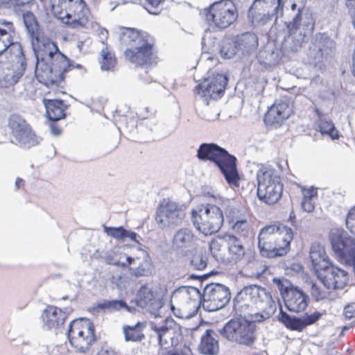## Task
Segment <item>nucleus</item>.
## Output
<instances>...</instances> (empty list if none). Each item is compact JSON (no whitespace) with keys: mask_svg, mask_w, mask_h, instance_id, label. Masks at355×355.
Listing matches in <instances>:
<instances>
[{"mask_svg":"<svg viewBox=\"0 0 355 355\" xmlns=\"http://www.w3.org/2000/svg\"><path fill=\"white\" fill-rule=\"evenodd\" d=\"M23 21L31 39V44H40L39 25L35 15L31 12H26L23 14Z\"/></svg>","mask_w":355,"mask_h":355,"instance_id":"nucleus-32","label":"nucleus"},{"mask_svg":"<svg viewBox=\"0 0 355 355\" xmlns=\"http://www.w3.org/2000/svg\"><path fill=\"white\" fill-rule=\"evenodd\" d=\"M306 0H295V2L291 5L292 10L297 9V14L293 19V21L288 24V28L290 31L297 29L300 26V21L302 18V11L306 5Z\"/></svg>","mask_w":355,"mask_h":355,"instance_id":"nucleus-41","label":"nucleus"},{"mask_svg":"<svg viewBox=\"0 0 355 355\" xmlns=\"http://www.w3.org/2000/svg\"><path fill=\"white\" fill-rule=\"evenodd\" d=\"M346 319H352L355 316V302L347 304L343 313Z\"/></svg>","mask_w":355,"mask_h":355,"instance_id":"nucleus-54","label":"nucleus"},{"mask_svg":"<svg viewBox=\"0 0 355 355\" xmlns=\"http://www.w3.org/2000/svg\"><path fill=\"white\" fill-rule=\"evenodd\" d=\"M224 205L226 206L225 208V214L230 225L245 216L242 209H240L236 205L232 204L229 200L225 202Z\"/></svg>","mask_w":355,"mask_h":355,"instance_id":"nucleus-40","label":"nucleus"},{"mask_svg":"<svg viewBox=\"0 0 355 355\" xmlns=\"http://www.w3.org/2000/svg\"><path fill=\"white\" fill-rule=\"evenodd\" d=\"M97 308L105 313H114L121 311H125L128 313H133L134 308L130 307L123 300H104L97 304Z\"/></svg>","mask_w":355,"mask_h":355,"instance_id":"nucleus-34","label":"nucleus"},{"mask_svg":"<svg viewBox=\"0 0 355 355\" xmlns=\"http://www.w3.org/2000/svg\"><path fill=\"white\" fill-rule=\"evenodd\" d=\"M103 230L108 236L116 240L123 241L125 239L127 230L123 228L122 226L112 227L104 225Z\"/></svg>","mask_w":355,"mask_h":355,"instance_id":"nucleus-46","label":"nucleus"},{"mask_svg":"<svg viewBox=\"0 0 355 355\" xmlns=\"http://www.w3.org/2000/svg\"><path fill=\"white\" fill-rule=\"evenodd\" d=\"M286 307L292 312L299 313L306 309L309 302V296L298 287L291 288L284 297Z\"/></svg>","mask_w":355,"mask_h":355,"instance_id":"nucleus-23","label":"nucleus"},{"mask_svg":"<svg viewBox=\"0 0 355 355\" xmlns=\"http://www.w3.org/2000/svg\"><path fill=\"white\" fill-rule=\"evenodd\" d=\"M314 112L318 118V128L320 132L322 135H329L332 139H338V131L336 129L332 121L327 119L318 108L315 107Z\"/></svg>","mask_w":355,"mask_h":355,"instance_id":"nucleus-33","label":"nucleus"},{"mask_svg":"<svg viewBox=\"0 0 355 355\" xmlns=\"http://www.w3.org/2000/svg\"><path fill=\"white\" fill-rule=\"evenodd\" d=\"M234 311L241 318L250 316L252 322H261L270 318L276 311L272 295L265 288L257 285L245 286L233 301Z\"/></svg>","mask_w":355,"mask_h":355,"instance_id":"nucleus-1","label":"nucleus"},{"mask_svg":"<svg viewBox=\"0 0 355 355\" xmlns=\"http://www.w3.org/2000/svg\"><path fill=\"white\" fill-rule=\"evenodd\" d=\"M96 33L99 38V42L105 44L108 37V31L104 28L98 27Z\"/></svg>","mask_w":355,"mask_h":355,"instance_id":"nucleus-55","label":"nucleus"},{"mask_svg":"<svg viewBox=\"0 0 355 355\" xmlns=\"http://www.w3.org/2000/svg\"><path fill=\"white\" fill-rule=\"evenodd\" d=\"M298 46H290L289 47L291 48V49L292 50V51H297V49H296V47H297Z\"/></svg>","mask_w":355,"mask_h":355,"instance_id":"nucleus-64","label":"nucleus"},{"mask_svg":"<svg viewBox=\"0 0 355 355\" xmlns=\"http://www.w3.org/2000/svg\"><path fill=\"white\" fill-rule=\"evenodd\" d=\"M232 230L241 236L247 237L250 232V223L246 216L230 224Z\"/></svg>","mask_w":355,"mask_h":355,"instance_id":"nucleus-43","label":"nucleus"},{"mask_svg":"<svg viewBox=\"0 0 355 355\" xmlns=\"http://www.w3.org/2000/svg\"><path fill=\"white\" fill-rule=\"evenodd\" d=\"M293 239V232L290 227L277 224L266 225L258 235L259 253L269 259L283 257L289 252Z\"/></svg>","mask_w":355,"mask_h":355,"instance_id":"nucleus-3","label":"nucleus"},{"mask_svg":"<svg viewBox=\"0 0 355 355\" xmlns=\"http://www.w3.org/2000/svg\"><path fill=\"white\" fill-rule=\"evenodd\" d=\"M284 46H263L257 55L261 65L268 69L276 66L284 55Z\"/></svg>","mask_w":355,"mask_h":355,"instance_id":"nucleus-21","label":"nucleus"},{"mask_svg":"<svg viewBox=\"0 0 355 355\" xmlns=\"http://www.w3.org/2000/svg\"><path fill=\"white\" fill-rule=\"evenodd\" d=\"M136 304L142 309L152 312L159 306L156 293L148 285H143L139 288L135 297Z\"/></svg>","mask_w":355,"mask_h":355,"instance_id":"nucleus-25","label":"nucleus"},{"mask_svg":"<svg viewBox=\"0 0 355 355\" xmlns=\"http://www.w3.org/2000/svg\"><path fill=\"white\" fill-rule=\"evenodd\" d=\"M316 40L322 44H327L331 42L330 37L325 33H319L317 35Z\"/></svg>","mask_w":355,"mask_h":355,"instance_id":"nucleus-56","label":"nucleus"},{"mask_svg":"<svg viewBox=\"0 0 355 355\" xmlns=\"http://www.w3.org/2000/svg\"><path fill=\"white\" fill-rule=\"evenodd\" d=\"M8 127L18 144L30 148L40 144V139L33 132L24 118L18 114H12L8 118Z\"/></svg>","mask_w":355,"mask_h":355,"instance_id":"nucleus-13","label":"nucleus"},{"mask_svg":"<svg viewBox=\"0 0 355 355\" xmlns=\"http://www.w3.org/2000/svg\"><path fill=\"white\" fill-rule=\"evenodd\" d=\"M138 237L139 235L136 232L127 230V233L125 234V239L128 238L131 241H135L137 243H140L139 241L137 240Z\"/></svg>","mask_w":355,"mask_h":355,"instance_id":"nucleus-58","label":"nucleus"},{"mask_svg":"<svg viewBox=\"0 0 355 355\" xmlns=\"http://www.w3.org/2000/svg\"><path fill=\"white\" fill-rule=\"evenodd\" d=\"M139 324L138 323L135 326H126L123 327V333L126 341H141L144 338V334L139 329Z\"/></svg>","mask_w":355,"mask_h":355,"instance_id":"nucleus-42","label":"nucleus"},{"mask_svg":"<svg viewBox=\"0 0 355 355\" xmlns=\"http://www.w3.org/2000/svg\"><path fill=\"white\" fill-rule=\"evenodd\" d=\"M239 46H218L220 55L223 58L230 59L233 58L237 51Z\"/></svg>","mask_w":355,"mask_h":355,"instance_id":"nucleus-49","label":"nucleus"},{"mask_svg":"<svg viewBox=\"0 0 355 355\" xmlns=\"http://www.w3.org/2000/svg\"><path fill=\"white\" fill-rule=\"evenodd\" d=\"M257 179L259 199L268 205L276 203L283 191L279 171L270 166H262L257 173Z\"/></svg>","mask_w":355,"mask_h":355,"instance_id":"nucleus-7","label":"nucleus"},{"mask_svg":"<svg viewBox=\"0 0 355 355\" xmlns=\"http://www.w3.org/2000/svg\"><path fill=\"white\" fill-rule=\"evenodd\" d=\"M302 207L304 211L309 213L311 212L315 208L313 200L308 197L306 194H305L302 201Z\"/></svg>","mask_w":355,"mask_h":355,"instance_id":"nucleus-53","label":"nucleus"},{"mask_svg":"<svg viewBox=\"0 0 355 355\" xmlns=\"http://www.w3.org/2000/svg\"><path fill=\"white\" fill-rule=\"evenodd\" d=\"M293 112L290 101L284 97L274 103L265 115L264 121L268 125L280 126Z\"/></svg>","mask_w":355,"mask_h":355,"instance_id":"nucleus-17","label":"nucleus"},{"mask_svg":"<svg viewBox=\"0 0 355 355\" xmlns=\"http://www.w3.org/2000/svg\"><path fill=\"white\" fill-rule=\"evenodd\" d=\"M217 334L212 329H207L201 336L199 349L205 355H215L219 349Z\"/></svg>","mask_w":355,"mask_h":355,"instance_id":"nucleus-27","label":"nucleus"},{"mask_svg":"<svg viewBox=\"0 0 355 355\" xmlns=\"http://www.w3.org/2000/svg\"><path fill=\"white\" fill-rule=\"evenodd\" d=\"M200 160L214 162L219 168L225 180L231 187L239 186V174L237 170V159L234 155L214 143H203L197 150Z\"/></svg>","mask_w":355,"mask_h":355,"instance_id":"nucleus-4","label":"nucleus"},{"mask_svg":"<svg viewBox=\"0 0 355 355\" xmlns=\"http://www.w3.org/2000/svg\"><path fill=\"white\" fill-rule=\"evenodd\" d=\"M316 193V192L314 190H307L304 192V196L305 194L309 198L312 199V197Z\"/></svg>","mask_w":355,"mask_h":355,"instance_id":"nucleus-62","label":"nucleus"},{"mask_svg":"<svg viewBox=\"0 0 355 355\" xmlns=\"http://www.w3.org/2000/svg\"><path fill=\"white\" fill-rule=\"evenodd\" d=\"M101 69L103 71H114L116 64V59L114 53L111 51L107 46L101 51Z\"/></svg>","mask_w":355,"mask_h":355,"instance_id":"nucleus-39","label":"nucleus"},{"mask_svg":"<svg viewBox=\"0 0 355 355\" xmlns=\"http://www.w3.org/2000/svg\"><path fill=\"white\" fill-rule=\"evenodd\" d=\"M147 6L146 10L153 15L158 14L157 7L163 1V0H146Z\"/></svg>","mask_w":355,"mask_h":355,"instance_id":"nucleus-52","label":"nucleus"},{"mask_svg":"<svg viewBox=\"0 0 355 355\" xmlns=\"http://www.w3.org/2000/svg\"><path fill=\"white\" fill-rule=\"evenodd\" d=\"M345 223L347 228L355 236V207L349 211Z\"/></svg>","mask_w":355,"mask_h":355,"instance_id":"nucleus-50","label":"nucleus"},{"mask_svg":"<svg viewBox=\"0 0 355 355\" xmlns=\"http://www.w3.org/2000/svg\"><path fill=\"white\" fill-rule=\"evenodd\" d=\"M316 275L327 290L342 289L348 282V273L331 263L319 270Z\"/></svg>","mask_w":355,"mask_h":355,"instance_id":"nucleus-15","label":"nucleus"},{"mask_svg":"<svg viewBox=\"0 0 355 355\" xmlns=\"http://www.w3.org/2000/svg\"><path fill=\"white\" fill-rule=\"evenodd\" d=\"M310 293L313 298L316 301H320L327 298L329 294L327 290L321 288L315 283L311 284Z\"/></svg>","mask_w":355,"mask_h":355,"instance_id":"nucleus-48","label":"nucleus"},{"mask_svg":"<svg viewBox=\"0 0 355 355\" xmlns=\"http://www.w3.org/2000/svg\"><path fill=\"white\" fill-rule=\"evenodd\" d=\"M191 220L198 232L209 236L220 230L224 216L220 208L213 204H205L192 210Z\"/></svg>","mask_w":355,"mask_h":355,"instance_id":"nucleus-8","label":"nucleus"},{"mask_svg":"<svg viewBox=\"0 0 355 355\" xmlns=\"http://www.w3.org/2000/svg\"><path fill=\"white\" fill-rule=\"evenodd\" d=\"M227 82L228 78L226 76L216 74L198 84L194 92L202 98L206 105H208L209 99L217 100L224 95Z\"/></svg>","mask_w":355,"mask_h":355,"instance_id":"nucleus-14","label":"nucleus"},{"mask_svg":"<svg viewBox=\"0 0 355 355\" xmlns=\"http://www.w3.org/2000/svg\"><path fill=\"white\" fill-rule=\"evenodd\" d=\"M234 44H258V37L252 32L237 35L234 39Z\"/></svg>","mask_w":355,"mask_h":355,"instance_id":"nucleus-45","label":"nucleus"},{"mask_svg":"<svg viewBox=\"0 0 355 355\" xmlns=\"http://www.w3.org/2000/svg\"><path fill=\"white\" fill-rule=\"evenodd\" d=\"M125 58L137 66L153 65L157 62V57L153 46H135L124 52Z\"/></svg>","mask_w":355,"mask_h":355,"instance_id":"nucleus-18","label":"nucleus"},{"mask_svg":"<svg viewBox=\"0 0 355 355\" xmlns=\"http://www.w3.org/2000/svg\"><path fill=\"white\" fill-rule=\"evenodd\" d=\"M250 316L239 319H232L227 322L219 332L227 340L244 345H252L255 339L254 325Z\"/></svg>","mask_w":355,"mask_h":355,"instance_id":"nucleus-9","label":"nucleus"},{"mask_svg":"<svg viewBox=\"0 0 355 355\" xmlns=\"http://www.w3.org/2000/svg\"><path fill=\"white\" fill-rule=\"evenodd\" d=\"M19 46V55L17 62L10 69H7L3 77L0 78V86L8 87L16 84L24 75L26 70V58L22 51V46Z\"/></svg>","mask_w":355,"mask_h":355,"instance_id":"nucleus-20","label":"nucleus"},{"mask_svg":"<svg viewBox=\"0 0 355 355\" xmlns=\"http://www.w3.org/2000/svg\"><path fill=\"white\" fill-rule=\"evenodd\" d=\"M53 16L73 28L86 27L89 11L83 0H50Z\"/></svg>","mask_w":355,"mask_h":355,"instance_id":"nucleus-5","label":"nucleus"},{"mask_svg":"<svg viewBox=\"0 0 355 355\" xmlns=\"http://www.w3.org/2000/svg\"><path fill=\"white\" fill-rule=\"evenodd\" d=\"M207 256L206 253L198 252L193 255L191 259L190 263L193 269L202 270L207 266Z\"/></svg>","mask_w":355,"mask_h":355,"instance_id":"nucleus-44","label":"nucleus"},{"mask_svg":"<svg viewBox=\"0 0 355 355\" xmlns=\"http://www.w3.org/2000/svg\"><path fill=\"white\" fill-rule=\"evenodd\" d=\"M309 257L312 263L313 268L315 272L319 271L327 265L331 263L326 255V252L323 246L318 244H313L311 245Z\"/></svg>","mask_w":355,"mask_h":355,"instance_id":"nucleus-29","label":"nucleus"},{"mask_svg":"<svg viewBox=\"0 0 355 355\" xmlns=\"http://www.w3.org/2000/svg\"><path fill=\"white\" fill-rule=\"evenodd\" d=\"M327 50L330 49L327 46H310L306 51V62L321 68V64L327 60Z\"/></svg>","mask_w":355,"mask_h":355,"instance_id":"nucleus-31","label":"nucleus"},{"mask_svg":"<svg viewBox=\"0 0 355 355\" xmlns=\"http://www.w3.org/2000/svg\"><path fill=\"white\" fill-rule=\"evenodd\" d=\"M97 355H118L117 352L114 349L108 347H103Z\"/></svg>","mask_w":355,"mask_h":355,"instance_id":"nucleus-57","label":"nucleus"},{"mask_svg":"<svg viewBox=\"0 0 355 355\" xmlns=\"http://www.w3.org/2000/svg\"><path fill=\"white\" fill-rule=\"evenodd\" d=\"M195 242V236L189 228L182 227L177 230L172 239V248L175 250H182L191 248Z\"/></svg>","mask_w":355,"mask_h":355,"instance_id":"nucleus-26","label":"nucleus"},{"mask_svg":"<svg viewBox=\"0 0 355 355\" xmlns=\"http://www.w3.org/2000/svg\"><path fill=\"white\" fill-rule=\"evenodd\" d=\"M24 185V180L21 178H17L15 181V187L17 189H19L21 186Z\"/></svg>","mask_w":355,"mask_h":355,"instance_id":"nucleus-60","label":"nucleus"},{"mask_svg":"<svg viewBox=\"0 0 355 355\" xmlns=\"http://www.w3.org/2000/svg\"><path fill=\"white\" fill-rule=\"evenodd\" d=\"M41 318L43 328L49 330L62 325L67 316L62 309L54 306H47Z\"/></svg>","mask_w":355,"mask_h":355,"instance_id":"nucleus-24","label":"nucleus"},{"mask_svg":"<svg viewBox=\"0 0 355 355\" xmlns=\"http://www.w3.org/2000/svg\"><path fill=\"white\" fill-rule=\"evenodd\" d=\"M227 245L226 235L220 237L217 236L211 239L209 243V250L212 257L217 261H224L225 255L223 249Z\"/></svg>","mask_w":355,"mask_h":355,"instance_id":"nucleus-37","label":"nucleus"},{"mask_svg":"<svg viewBox=\"0 0 355 355\" xmlns=\"http://www.w3.org/2000/svg\"><path fill=\"white\" fill-rule=\"evenodd\" d=\"M50 130H51V133L55 136H58V135H60V133L62 132L60 128L53 123L51 124Z\"/></svg>","mask_w":355,"mask_h":355,"instance_id":"nucleus-59","label":"nucleus"},{"mask_svg":"<svg viewBox=\"0 0 355 355\" xmlns=\"http://www.w3.org/2000/svg\"><path fill=\"white\" fill-rule=\"evenodd\" d=\"M346 5L349 9L355 8V0H346Z\"/></svg>","mask_w":355,"mask_h":355,"instance_id":"nucleus-61","label":"nucleus"},{"mask_svg":"<svg viewBox=\"0 0 355 355\" xmlns=\"http://www.w3.org/2000/svg\"><path fill=\"white\" fill-rule=\"evenodd\" d=\"M68 338L71 345L85 352L96 340L93 323L89 319H78L72 321L68 330Z\"/></svg>","mask_w":355,"mask_h":355,"instance_id":"nucleus-11","label":"nucleus"},{"mask_svg":"<svg viewBox=\"0 0 355 355\" xmlns=\"http://www.w3.org/2000/svg\"><path fill=\"white\" fill-rule=\"evenodd\" d=\"M43 103L49 120L56 121L64 118L66 107L62 101L44 98Z\"/></svg>","mask_w":355,"mask_h":355,"instance_id":"nucleus-30","label":"nucleus"},{"mask_svg":"<svg viewBox=\"0 0 355 355\" xmlns=\"http://www.w3.org/2000/svg\"><path fill=\"white\" fill-rule=\"evenodd\" d=\"M15 35L13 24L10 21L0 20V42L4 44H19L13 41Z\"/></svg>","mask_w":355,"mask_h":355,"instance_id":"nucleus-36","label":"nucleus"},{"mask_svg":"<svg viewBox=\"0 0 355 355\" xmlns=\"http://www.w3.org/2000/svg\"><path fill=\"white\" fill-rule=\"evenodd\" d=\"M10 46H4V48L0 49V55H3Z\"/></svg>","mask_w":355,"mask_h":355,"instance_id":"nucleus-63","label":"nucleus"},{"mask_svg":"<svg viewBox=\"0 0 355 355\" xmlns=\"http://www.w3.org/2000/svg\"><path fill=\"white\" fill-rule=\"evenodd\" d=\"M187 207L168 198H164L156 212L155 220L159 227L165 230L182 223L186 216Z\"/></svg>","mask_w":355,"mask_h":355,"instance_id":"nucleus-12","label":"nucleus"},{"mask_svg":"<svg viewBox=\"0 0 355 355\" xmlns=\"http://www.w3.org/2000/svg\"><path fill=\"white\" fill-rule=\"evenodd\" d=\"M166 320L162 324H157L156 322H151L150 324V329L156 334L158 338L159 344L163 346L168 343L169 339H172L174 334L173 329L168 326Z\"/></svg>","mask_w":355,"mask_h":355,"instance_id":"nucleus-35","label":"nucleus"},{"mask_svg":"<svg viewBox=\"0 0 355 355\" xmlns=\"http://www.w3.org/2000/svg\"><path fill=\"white\" fill-rule=\"evenodd\" d=\"M179 292L187 297H202V307L207 311H215L223 308L231 299L230 288L217 283L207 284L203 289L202 295L200 291L193 286H182L179 288Z\"/></svg>","mask_w":355,"mask_h":355,"instance_id":"nucleus-6","label":"nucleus"},{"mask_svg":"<svg viewBox=\"0 0 355 355\" xmlns=\"http://www.w3.org/2000/svg\"><path fill=\"white\" fill-rule=\"evenodd\" d=\"M119 30L120 41L122 44H153L155 42L154 38L147 32L127 27H120Z\"/></svg>","mask_w":355,"mask_h":355,"instance_id":"nucleus-22","label":"nucleus"},{"mask_svg":"<svg viewBox=\"0 0 355 355\" xmlns=\"http://www.w3.org/2000/svg\"><path fill=\"white\" fill-rule=\"evenodd\" d=\"M227 247L229 252L228 259L230 261L238 262L245 255V250L241 241L234 235L227 234Z\"/></svg>","mask_w":355,"mask_h":355,"instance_id":"nucleus-28","label":"nucleus"},{"mask_svg":"<svg viewBox=\"0 0 355 355\" xmlns=\"http://www.w3.org/2000/svg\"><path fill=\"white\" fill-rule=\"evenodd\" d=\"M272 17L268 12H260L254 5L248 10V17L253 26H263L271 20Z\"/></svg>","mask_w":355,"mask_h":355,"instance_id":"nucleus-38","label":"nucleus"},{"mask_svg":"<svg viewBox=\"0 0 355 355\" xmlns=\"http://www.w3.org/2000/svg\"><path fill=\"white\" fill-rule=\"evenodd\" d=\"M58 46H32L37 58L35 76L47 87L58 85L64 80V74L73 67Z\"/></svg>","mask_w":355,"mask_h":355,"instance_id":"nucleus-2","label":"nucleus"},{"mask_svg":"<svg viewBox=\"0 0 355 355\" xmlns=\"http://www.w3.org/2000/svg\"><path fill=\"white\" fill-rule=\"evenodd\" d=\"M142 259L125 257V262L116 261L113 264L123 268L128 267L130 273L135 277H148L153 271V265L149 255L144 252Z\"/></svg>","mask_w":355,"mask_h":355,"instance_id":"nucleus-16","label":"nucleus"},{"mask_svg":"<svg viewBox=\"0 0 355 355\" xmlns=\"http://www.w3.org/2000/svg\"><path fill=\"white\" fill-rule=\"evenodd\" d=\"M273 282L276 285L277 289L279 290L281 296L284 300V297L288 293L291 288H294L295 286L292 285L291 282L287 280L286 279H279V278H274Z\"/></svg>","mask_w":355,"mask_h":355,"instance_id":"nucleus-47","label":"nucleus"},{"mask_svg":"<svg viewBox=\"0 0 355 355\" xmlns=\"http://www.w3.org/2000/svg\"><path fill=\"white\" fill-rule=\"evenodd\" d=\"M205 12L207 23L220 29L229 27L238 18L236 8L231 0L215 2Z\"/></svg>","mask_w":355,"mask_h":355,"instance_id":"nucleus-10","label":"nucleus"},{"mask_svg":"<svg viewBox=\"0 0 355 355\" xmlns=\"http://www.w3.org/2000/svg\"><path fill=\"white\" fill-rule=\"evenodd\" d=\"M303 19L304 28L306 31H312L314 27V21L312 17V15L309 12H306L302 16L301 20ZM301 23V21H300ZM301 24H300V25Z\"/></svg>","mask_w":355,"mask_h":355,"instance_id":"nucleus-51","label":"nucleus"},{"mask_svg":"<svg viewBox=\"0 0 355 355\" xmlns=\"http://www.w3.org/2000/svg\"><path fill=\"white\" fill-rule=\"evenodd\" d=\"M322 316L320 312H314L310 315H306L301 318L291 316L282 309L278 317L279 320L283 323L286 328L291 330L301 331L307 326L314 324Z\"/></svg>","mask_w":355,"mask_h":355,"instance_id":"nucleus-19","label":"nucleus"}]
</instances>
